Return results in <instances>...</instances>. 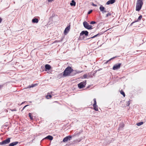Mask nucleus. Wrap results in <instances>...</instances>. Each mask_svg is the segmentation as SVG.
I'll use <instances>...</instances> for the list:
<instances>
[{
	"instance_id": "nucleus-1",
	"label": "nucleus",
	"mask_w": 146,
	"mask_h": 146,
	"mask_svg": "<svg viewBox=\"0 0 146 146\" xmlns=\"http://www.w3.org/2000/svg\"><path fill=\"white\" fill-rule=\"evenodd\" d=\"M73 69L71 67L69 66L67 67L64 70L63 72V76L64 77L71 76V73L72 72Z\"/></svg>"
},
{
	"instance_id": "nucleus-2",
	"label": "nucleus",
	"mask_w": 146,
	"mask_h": 146,
	"mask_svg": "<svg viewBox=\"0 0 146 146\" xmlns=\"http://www.w3.org/2000/svg\"><path fill=\"white\" fill-rule=\"evenodd\" d=\"M143 0H137L136 7V11H139L141 10L143 4Z\"/></svg>"
},
{
	"instance_id": "nucleus-3",
	"label": "nucleus",
	"mask_w": 146,
	"mask_h": 146,
	"mask_svg": "<svg viewBox=\"0 0 146 146\" xmlns=\"http://www.w3.org/2000/svg\"><path fill=\"white\" fill-rule=\"evenodd\" d=\"M83 25L84 27L88 29L91 30L93 29L91 25H89L88 23L86 21L83 23Z\"/></svg>"
},
{
	"instance_id": "nucleus-4",
	"label": "nucleus",
	"mask_w": 146,
	"mask_h": 146,
	"mask_svg": "<svg viewBox=\"0 0 146 146\" xmlns=\"http://www.w3.org/2000/svg\"><path fill=\"white\" fill-rule=\"evenodd\" d=\"M10 138H8L0 142V145H6L9 144L10 142Z\"/></svg>"
},
{
	"instance_id": "nucleus-5",
	"label": "nucleus",
	"mask_w": 146,
	"mask_h": 146,
	"mask_svg": "<svg viewBox=\"0 0 146 146\" xmlns=\"http://www.w3.org/2000/svg\"><path fill=\"white\" fill-rule=\"evenodd\" d=\"M86 84V81L81 82L78 84V86L79 89H81L85 87Z\"/></svg>"
},
{
	"instance_id": "nucleus-6",
	"label": "nucleus",
	"mask_w": 146,
	"mask_h": 146,
	"mask_svg": "<svg viewBox=\"0 0 146 146\" xmlns=\"http://www.w3.org/2000/svg\"><path fill=\"white\" fill-rule=\"evenodd\" d=\"M72 137L71 135H69L63 139L62 142L66 143L68 141H70L72 139Z\"/></svg>"
},
{
	"instance_id": "nucleus-7",
	"label": "nucleus",
	"mask_w": 146,
	"mask_h": 146,
	"mask_svg": "<svg viewBox=\"0 0 146 146\" xmlns=\"http://www.w3.org/2000/svg\"><path fill=\"white\" fill-rule=\"evenodd\" d=\"M121 65V63H119L118 64H115L113 67V70H115L119 69Z\"/></svg>"
},
{
	"instance_id": "nucleus-8",
	"label": "nucleus",
	"mask_w": 146,
	"mask_h": 146,
	"mask_svg": "<svg viewBox=\"0 0 146 146\" xmlns=\"http://www.w3.org/2000/svg\"><path fill=\"white\" fill-rule=\"evenodd\" d=\"M82 72V71H80L77 70H73L72 72L71 73V76H74L77 74L80 73H81Z\"/></svg>"
},
{
	"instance_id": "nucleus-9",
	"label": "nucleus",
	"mask_w": 146,
	"mask_h": 146,
	"mask_svg": "<svg viewBox=\"0 0 146 146\" xmlns=\"http://www.w3.org/2000/svg\"><path fill=\"white\" fill-rule=\"evenodd\" d=\"M88 32L87 31H82L80 33V36L81 37L84 35L86 36H87L88 35Z\"/></svg>"
},
{
	"instance_id": "nucleus-10",
	"label": "nucleus",
	"mask_w": 146,
	"mask_h": 146,
	"mask_svg": "<svg viewBox=\"0 0 146 146\" xmlns=\"http://www.w3.org/2000/svg\"><path fill=\"white\" fill-rule=\"evenodd\" d=\"M70 29V25H69V26H68L65 28L64 31V35H66L67 34V33L69 31Z\"/></svg>"
},
{
	"instance_id": "nucleus-11",
	"label": "nucleus",
	"mask_w": 146,
	"mask_h": 146,
	"mask_svg": "<svg viewBox=\"0 0 146 146\" xmlns=\"http://www.w3.org/2000/svg\"><path fill=\"white\" fill-rule=\"evenodd\" d=\"M115 1V0H110L107 2L106 4L108 5L112 4L114 3Z\"/></svg>"
},
{
	"instance_id": "nucleus-12",
	"label": "nucleus",
	"mask_w": 146,
	"mask_h": 146,
	"mask_svg": "<svg viewBox=\"0 0 146 146\" xmlns=\"http://www.w3.org/2000/svg\"><path fill=\"white\" fill-rule=\"evenodd\" d=\"M51 67L50 66L49 64H47L45 66V70L46 71L47 70H49L50 69Z\"/></svg>"
},
{
	"instance_id": "nucleus-13",
	"label": "nucleus",
	"mask_w": 146,
	"mask_h": 146,
	"mask_svg": "<svg viewBox=\"0 0 146 146\" xmlns=\"http://www.w3.org/2000/svg\"><path fill=\"white\" fill-rule=\"evenodd\" d=\"M18 143V141H15L10 143V146H14L17 145Z\"/></svg>"
},
{
	"instance_id": "nucleus-14",
	"label": "nucleus",
	"mask_w": 146,
	"mask_h": 146,
	"mask_svg": "<svg viewBox=\"0 0 146 146\" xmlns=\"http://www.w3.org/2000/svg\"><path fill=\"white\" fill-rule=\"evenodd\" d=\"M32 22L33 23H37L38 22V19L34 18L32 20Z\"/></svg>"
},
{
	"instance_id": "nucleus-15",
	"label": "nucleus",
	"mask_w": 146,
	"mask_h": 146,
	"mask_svg": "<svg viewBox=\"0 0 146 146\" xmlns=\"http://www.w3.org/2000/svg\"><path fill=\"white\" fill-rule=\"evenodd\" d=\"M45 139H48L50 140H52L53 139V137L50 135H48L46 137Z\"/></svg>"
},
{
	"instance_id": "nucleus-16",
	"label": "nucleus",
	"mask_w": 146,
	"mask_h": 146,
	"mask_svg": "<svg viewBox=\"0 0 146 146\" xmlns=\"http://www.w3.org/2000/svg\"><path fill=\"white\" fill-rule=\"evenodd\" d=\"M100 9L101 12H103L104 9H105V8L103 7L102 5H101L100 7Z\"/></svg>"
},
{
	"instance_id": "nucleus-17",
	"label": "nucleus",
	"mask_w": 146,
	"mask_h": 146,
	"mask_svg": "<svg viewBox=\"0 0 146 146\" xmlns=\"http://www.w3.org/2000/svg\"><path fill=\"white\" fill-rule=\"evenodd\" d=\"M76 5V2L73 0H72V1L71 3H70V5L72 6H75Z\"/></svg>"
},
{
	"instance_id": "nucleus-18",
	"label": "nucleus",
	"mask_w": 146,
	"mask_h": 146,
	"mask_svg": "<svg viewBox=\"0 0 146 146\" xmlns=\"http://www.w3.org/2000/svg\"><path fill=\"white\" fill-rule=\"evenodd\" d=\"M142 18V16L141 15H140L138 17L137 19L136 20H135V21H136V22L139 21L141 20Z\"/></svg>"
},
{
	"instance_id": "nucleus-19",
	"label": "nucleus",
	"mask_w": 146,
	"mask_h": 146,
	"mask_svg": "<svg viewBox=\"0 0 146 146\" xmlns=\"http://www.w3.org/2000/svg\"><path fill=\"white\" fill-rule=\"evenodd\" d=\"M94 108V110L96 111H98V106L97 105H96L95 106H93Z\"/></svg>"
},
{
	"instance_id": "nucleus-20",
	"label": "nucleus",
	"mask_w": 146,
	"mask_h": 146,
	"mask_svg": "<svg viewBox=\"0 0 146 146\" xmlns=\"http://www.w3.org/2000/svg\"><path fill=\"white\" fill-rule=\"evenodd\" d=\"M124 124L123 123H121L120 124L119 128L121 129L124 126Z\"/></svg>"
},
{
	"instance_id": "nucleus-21",
	"label": "nucleus",
	"mask_w": 146,
	"mask_h": 146,
	"mask_svg": "<svg viewBox=\"0 0 146 146\" xmlns=\"http://www.w3.org/2000/svg\"><path fill=\"white\" fill-rule=\"evenodd\" d=\"M93 100L94 102V103L93 105V106H95L96 104V98H94L93 99Z\"/></svg>"
},
{
	"instance_id": "nucleus-22",
	"label": "nucleus",
	"mask_w": 146,
	"mask_h": 146,
	"mask_svg": "<svg viewBox=\"0 0 146 146\" xmlns=\"http://www.w3.org/2000/svg\"><path fill=\"white\" fill-rule=\"evenodd\" d=\"M143 122H139L137 123V125L138 126H139L142 125L143 124Z\"/></svg>"
},
{
	"instance_id": "nucleus-23",
	"label": "nucleus",
	"mask_w": 146,
	"mask_h": 146,
	"mask_svg": "<svg viewBox=\"0 0 146 146\" xmlns=\"http://www.w3.org/2000/svg\"><path fill=\"white\" fill-rule=\"evenodd\" d=\"M120 93L122 95H123V97H124L125 96V94L123 91L121 90L120 91Z\"/></svg>"
},
{
	"instance_id": "nucleus-24",
	"label": "nucleus",
	"mask_w": 146,
	"mask_h": 146,
	"mask_svg": "<svg viewBox=\"0 0 146 146\" xmlns=\"http://www.w3.org/2000/svg\"><path fill=\"white\" fill-rule=\"evenodd\" d=\"M103 33H98V34H97V35H94V36H95V37H96L98 36H99L103 34Z\"/></svg>"
},
{
	"instance_id": "nucleus-25",
	"label": "nucleus",
	"mask_w": 146,
	"mask_h": 146,
	"mask_svg": "<svg viewBox=\"0 0 146 146\" xmlns=\"http://www.w3.org/2000/svg\"><path fill=\"white\" fill-rule=\"evenodd\" d=\"M32 114L31 113H29V117L30 119H33V117L32 115Z\"/></svg>"
},
{
	"instance_id": "nucleus-26",
	"label": "nucleus",
	"mask_w": 146,
	"mask_h": 146,
	"mask_svg": "<svg viewBox=\"0 0 146 146\" xmlns=\"http://www.w3.org/2000/svg\"><path fill=\"white\" fill-rule=\"evenodd\" d=\"M37 85V84H32L31 86L29 87L30 88L33 87H34L35 86Z\"/></svg>"
},
{
	"instance_id": "nucleus-27",
	"label": "nucleus",
	"mask_w": 146,
	"mask_h": 146,
	"mask_svg": "<svg viewBox=\"0 0 146 146\" xmlns=\"http://www.w3.org/2000/svg\"><path fill=\"white\" fill-rule=\"evenodd\" d=\"M88 75L86 74H84L83 76V77L84 78H87Z\"/></svg>"
},
{
	"instance_id": "nucleus-28",
	"label": "nucleus",
	"mask_w": 146,
	"mask_h": 146,
	"mask_svg": "<svg viewBox=\"0 0 146 146\" xmlns=\"http://www.w3.org/2000/svg\"><path fill=\"white\" fill-rule=\"evenodd\" d=\"M111 14V13H109L106 14V17H107L109 16H110Z\"/></svg>"
},
{
	"instance_id": "nucleus-29",
	"label": "nucleus",
	"mask_w": 146,
	"mask_h": 146,
	"mask_svg": "<svg viewBox=\"0 0 146 146\" xmlns=\"http://www.w3.org/2000/svg\"><path fill=\"white\" fill-rule=\"evenodd\" d=\"M95 23H96V22L94 21H92L90 23L91 24H94Z\"/></svg>"
},
{
	"instance_id": "nucleus-30",
	"label": "nucleus",
	"mask_w": 146,
	"mask_h": 146,
	"mask_svg": "<svg viewBox=\"0 0 146 146\" xmlns=\"http://www.w3.org/2000/svg\"><path fill=\"white\" fill-rule=\"evenodd\" d=\"M92 12V10H90L88 13V14H90Z\"/></svg>"
},
{
	"instance_id": "nucleus-31",
	"label": "nucleus",
	"mask_w": 146,
	"mask_h": 146,
	"mask_svg": "<svg viewBox=\"0 0 146 146\" xmlns=\"http://www.w3.org/2000/svg\"><path fill=\"white\" fill-rule=\"evenodd\" d=\"M52 97V96L51 95H47V99H49V98H51Z\"/></svg>"
},
{
	"instance_id": "nucleus-32",
	"label": "nucleus",
	"mask_w": 146,
	"mask_h": 146,
	"mask_svg": "<svg viewBox=\"0 0 146 146\" xmlns=\"http://www.w3.org/2000/svg\"><path fill=\"white\" fill-rule=\"evenodd\" d=\"M127 104H126V106H129V105L130 103H129V101H128L127 102Z\"/></svg>"
},
{
	"instance_id": "nucleus-33",
	"label": "nucleus",
	"mask_w": 146,
	"mask_h": 146,
	"mask_svg": "<svg viewBox=\"0 0 146 146\" xmlns=\"http://www.w3.org/2000/svg\"><path fill=\"white\" fill-rule=\"evenodd\" d=\"M4 84L0 85V89L2 88L4 86Z\"/></svg>"
},
{
	"instance_id": "nucleus-34",
	"label": "nucleus",
	"mask_w": 146,
	"mask_h": 146,
	"mask_svg": "<svg viewBox=\"0 0 146 146\" xmlns=\"http://www.w3.org/2000/svg\"><path fill=\"white\" fill-rule=\"evenodd\" d=\"M29 105H26L25 106H24L23 107V108L22 109V110H23L25 108V107H26L27 106H28Z\"/></svg>"
},
{
	"instance_id": "nucleus-35",
	"label": "nucleus",
	"mask_w": 146,
	"mask_h": 146,
	"mask_svg": "<svg viewBox=\"0 0 146 146\" xmlns=\"http://www.w3.org/2000/svg\"><path fill=\"white\" fill-rule=\"evenodd\" d=\"M107 12V11L105 10V9H104V11H103V12H102V13L103 14Z\"/></svg>"
},
{
	"instance_id": "nucleus-36",
	"label": "nucleus",
	"mask_w": 146,
	"mask_h": 146,
	"mask_svg": "<svg viewBox=\"0 0 146 146\" xmlns=\"http://www.w3.org/2000/svg\"><path fill=\"white\" fill-rule=\"evenodd\" d=\"M11 110L12 111H17V110L16 109H14L12 110L11 109Z\"/></svg>"
},
{
	"instance_id": "nucleus-37",
	"label": "nucleus",
	"mask_w": 146,
	"mask_h": 146,
	"mask_svg": "<svg viewBox=\"0 0 146 146\" xmlns=\"http://www.w3.org/2000/svg\"><path fill=\"white\" fill-rule=\"evenodd\" d=\"M135 22H136V21H133V22H132L130 24V25L131 26H132L133 25V24L134 23H135Z\"/></svg>"
},
{
	"instance_id": "nucleus-38",
	"label": "nucleus",
	"mask_w": 146,
	"mask_h": 146,
	"mask_svg": "<svg viewBox=\"0 0 146 146\" xmlns=\"http://www.w3.org/2000/svg\"><path fill=\"white\" fill-rule=\"evenodd\" d=\"M117 57H118V56H115V57H113V58H111L110 60H111V59H114V58H117Z\"/></svg>"
},
{
	"instance_id": "nucleus-39",
	"label": "nucleus",
	"mask_w": 146,
	"mask_h": 146,
	"mask_svg": "<svg viewBox=\"0 0 146 146\" xmlns=\"http://www.w3.org/2000/svg\"><path fill=\"white\" fill-rule=\"evenodd\" d=\"M93 6H94V7H96L97 6V5L96 4H94L93 3H92V5Z\"/></svg>"
},
{
	"instance_id": "nucleus-40",
	"label": "nucleus",
	"mask_w": 146,
	"mask_h": 146,
	"mask_svg": "<svg viewBox=\"0 0 146 146\" xmlns=\"http://www.w3.org/2000/svg\"><path fill=\"white\" fill-rule=\"evenodd\" d=\"M95 36H93L91 37V38H88V39H90V38H95Z\"/></svg>"
},
{
	"instance_id": "nucleus-41",
	"label": "nucleus",
	"mask_w": 146,
	"mask_h": 146,
	"mask_svg": "<svg viewBox=\"0 0 146 146\" xmlns=\"http://www.w3.org/2000/svg\"><path fill=\"white\" fill-rule=\"evenodd\" d=\"M2 21V19L1 17H0V23H1Z\"/></svg>"
},
{
	"instance_id": "nucleus-42",
	"label": "nucleus",
	"mask_w": 146,
	"mask_h": 146,
	"mask_svg": "<svg viewBox=\"0 0 146 146\" xmlns=\"http://www.w3.org/2000/svg\"><path fill=\"white\" fill-rule=\"evenodd\" d=\"M85 37L84 36H83V37L82 38V39H84V38Z\"/></svg>"
},
{
	"instance_id": "nucleus-43",
	"label": "nucleus",
	"mask_w": 146,
	"mask_h": 146,
	"mask_svg": "<svg viewBox=\"0 0 146 146\" xmlns=\"http://www.w3.org/2000/svg\"><path fill=\"white\" fill-rule=\"evenodd\" d=\"M23 102H22V103L21 104H23Z\"/></svg>"
},
{
	"instance_id": "nucleus-44",
	"label": "nucleus",
	"mask_w": 146,
	"mask_h": 146,
	"mask_svg": "<svg viewBox=\"0 0 146 146\" xmlns=\"http://www.w3.org/2000/svg\"><path fill=\"white\" fill-rule=\"evenodd\" d=\"M10 146V145H9V146Z\"/></svg>"
}]
</instances>
